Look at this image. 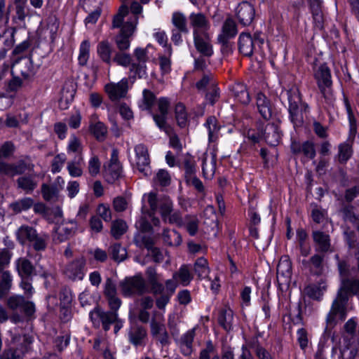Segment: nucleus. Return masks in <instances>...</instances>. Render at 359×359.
I'll list each match as a JSON object with an SVG mask.
<instances>
[{
  "label": "nucleus",
  "mask_w": 359,
  "mask_h": 359,
  "mask_svg": "<svg viewBox=\"0 0 359 359\" xmlns=\"http://www.w3.org/2000/svg\"><path fill=\"white\" fill-rule=\"evenodd\" d=\"M339 294L349 296H359V279L357 278H341V285L337 292Z\"/></svg>",
  "instance_id": "nucleus-20"
},
{
  "label": "nucleus",
  "mask_w": 359,
  "mask_h": 359,
  "mask_svg": "<svg viewBox=\"0 0 359 359\" xmlns=\"http://www.w3.org/2000/svg\"><path fill=\"white\" fill-rule=\"evenodd\" d=\"M193 269L199 279L205 278L210 272L208 260L203 257L198 258L194 262Z\"/></svg>",
  "instance_id": "nucleus-47"
},
{
  "label": "nucleus",
  "mask_w": 359,
  "mask_h": 359,
  "mask_svg": "<svg viewBox=\"0 0 359 359\" xmlns=\"http://www.w3.org/2000/svg\"><path fill=\"white\" fill-rule=\"evenodd\" d=\"M15 145L11 141L5 142L0 147V163H8L5 162V159L9 158L15 152Z\"/></svg>",
  "instance_id": "nucleus-56"
},
{
  "label": "nucleus",
  "mask_w": 359,
  "mask_h": 359,
  "mask_svg": "<svg viewBox=\"0 0 359 359\" xmlns=\"http://www.w3.org/2000/svg\"><path fill=\"white\" fill-rule=\"evenodd\" d=\"M190 26L193 29V36L209 33L210 22L203 13H191L189 16Z\"/></svg>",
  "instance_id": "nucleus-15"
},
{
  "label": "nucleus",
  "mask_w": 359,
  "mask_h": 359,
  "mask_svg": "<svg viewBox=\"0 0 359 359\" xmlns=\"http://www.w3.org/2000/svg\"><path fill=\"white\" fill-rule=\"evenodd\" d=\"M318 89L325 99V102L329 105H333L335 97L333 93L332 83L318 86Z\"/></svg>",
  "instance_id": "nucleus-57"
},
{
  "label": "nucleus",
  "mask_w": 359,
  "mask_h": 359,
  "mask_svg": "<svg viewBox=\"0 0 359 359\" xmlns=\"http://www.w3.org/2000/svg\"><path fill=\"white\" fill-rule=\"evenodd\" d=\"M31 46L29 40H25L14 47L12 51V66L20 62L22 59H25L29 55L28 51Z\"/></svg>",
  "instance_id": "nucleus-35"
},
{
  "label": "nucleus",
  "mask_w": 359,
  "mask_h": 359,
  "mask_svg": "<svg viewBox=\"0 0 359 359\" xmlns=\"http://www.w3.org/2000/svg\"><path fill=\"white\" fill-rule=\"evenodd\" d=\"M90 56V42L87 40L83 41L79 48V55L78 57L79 63L81 66L86 65Z\"/></svg>",
  "instance_id": "nucleus-63"
},
{
  "label": "nucleus",
  "mask_w": 359,
  "mask_h": 359,
  "mask_svg": "<svg viewBox=\"0 0 359 359\" xmlns=\"http://www.w3.org/2000/svg\"><path fill=\"white\" fill-rule=\"evenodd\" d=\"M262 135L267 144L271 146L277 145L281 138L279 128L275 123H268L265 126Z\"/></svg>",
  "instance_id": "nucleus-30"
},
{
  "label": "nucleus",
  "mask_w": 359,
  "mask_h": 359,
  "mask_svg": "<svg viewBox=\"0 0 359 359\" xmlns=\"http://www.w3.org/2000/svg\"><path fill=\"white\" fill-rule=\"evenodd\" d=\"M175 114L177 125L182 128H185L188 123V118L185 106L182 103L179 102L175 105Z\"/></svg>",
  "instance_id": "nucleus-50"
},
{
  "label": "nucleus",
  "mask_w": 359,
  "mask_h": 359,
  "mask_svg": "<svg viewBox=\"0 0 359 359\" xmlns=\"http://www.w3.org/2000/svg\"><path fill=\"white\" fill-rule=\"evenodd\" d=\"M343 219L351 223H355L358 220V216L354 212V206L350 203L344 204L340 209Z\"/></svg>",
  "instance_id": "nucleus-55"
},
{
  "label": "nucleus",
  "mask_w": 359,
  "mask_h": 359,
  "mask_svg": "<svg viewBox=\"0 0 359 359\" xmlns=\"http://www.w3.org/2000/svg\"><path fill=\"white\" fill-rule=\"evenodd\" d=\"M264 43L260 34L255 33L252 36L249 33H241L238 38L239 52L245 57H250Z\"/></svg>",
  "instance_id": "nucleus-9"
},
{
  "label": "nucleus",
  "mask_w": 359,
  "mask_h": 359,
  "mask_svg": "<svg viewBox=\"0 0 359 359\" xmlns=\"http://www.w3.org/2000/svg\"><path fill=\"white\" fill-rule=\"evenodd\" d=\"M234 98L242 104L247 105L250 102V97L247 86L241 83L236 82L231 88Z\"/></svg>",
  "instance_id": "nucleus-31"
},
{
  "label": "nucleus",
  "mask_w": 359,
  "mask_h": 359,
  "mask_svg": "<svg viewBox=\"0 0 359 359\" xmlns=\"http://www.w3.org/2000/svg\"><path fill=\"white\" fill-rule=\"evenodd\" d=\"M344 103L348 115L349 123V136L355 137L357 133V120L354 116L351 103L347 96L344 95Z\"/></svg>",
  "instance_id": "nucleus-44"
},
{
  "label": "nucleus",
  "mask_w": 359,
  "mask_h": 359,
  "mask_svg": "<svg viewBox=\"0 0 359 359\" xmlns=\"http://www.w3.org/2000/svg\"><path fill=\"white\" fill-rule=\"evenodd\" d=\"M90 130L96 138V140L100 142L104 141L107 137V128L103 123L100 121L90 125Z\"/></svg>",
  "instance_id": "nucleus-52"
},
{
  "label": "nucleus",
  "mask_w": 359,
  "mask_h": 359,
  "mask_svg": "<svg viewBox=\"0 0 359 359\" xmlns=\"http://www.w3.org/2000/svg\"><path fill=\"white\" fill-rule=\"evenodd\" d=\"M89 317L95 328L102 327L104 331L107 332L116 318V313L105 311L97 306L89 313Z\"/></svg>",
  "instance_id": "nucleus-8"
},
{
  "label": "nucleus",
  "mask_w": 359,
  "mask_h": 359,
  "mask_svg": "<svg viewBox=\"0 0 359 359\" xmlns=\"http://www.w3.org/2000/svg\"><path fill=\"white\" fill-rule=\"evenodd\" d=\"M150 332L151 336L158 339L161 344L168 343V334L165 325L163 315L155 312L150 322Z\"/></svg>",
  "instance_id": "nucleus-10"
},
{
  "label": "nucleus",
  "mask_w": 359,
  "mask_h": 359,
  "mask_svg": "<svg viewBox=\"0 0 359 359\" xmlns=\"http://www.w3.org/2000/svg\"><path fill=\"white\" fill-rule=\"evenodd\" d=\"M256 105L262 117L269 120L273 114V107L271 100L262 92L256 95Z\"/></svg>",
  "instance_id": "nucleus-23"
},
{
  "label": "nucleus",
  "mask_w": 359,
  "mask_h": 359,
  "mask_svg": "<svg viewBox=\"0 0 359 359\" xmlns=\"http://www.w3.org/2000/svg\"><path fill=\"white\" fill-rule=\"evenodd\" d=\"M290 118L294 127L302 126L304 123V113L309 110L306 103L302 102L301 94L297 88L292 89L288 93Z\"/></svg>",
  "instance_id": "nucleus-3"
},
{
  "label": "nucleus",
  "mask_w": 359,
  "mask_h": 359,
  "mask_svg": "<svg viewBox=\"0 0 359 359\" xmlns=\"http://www.w3.org/2000/svg\"><path fill=\"white\" fill-rule=\"evenodd\" d=\"M147 336V329L141 325L134 323L128 330V340L135 346H142Z\"/></svg>",
  "instance_id": "nucleus-24"
},
{
  "label": "nucleus",
  "mask_w": 359,
  "mask_h": 359,
  "mask_svg": "<svg viewBox=\"0 0 359 359\" xmlns=\"http://www.w3.org/2000/svg\"><path fill=\"white\" fill-rule=\"evenodd\" d=\"M147 201L149 208L157 212L159 210L161 218L165 223H167V216H169L173 211V202L168 196H157L154 192H150L147 195Z\"/></svg>",
  "instance_id": "nucleus-4"
},
{
  "label": "nucleus",
  "mask_w": 359,
  "mask_h": 359,
  "mask_svg": "<svg viewBox=\"0 0 359 359\" xmlns=\"http://www.w3.org/2000/svg\"><path fill=\"white\" fill-rule=\"evenodd\" d=\"M23 342L24 344L20 348L5 350L1 356V359H22L25 353L28 351L29 345L32 343V339L30 337L24 335Z\"/></svg>",
  "instance_id": "nucleus-27"
},
{
  "label": "nucleus",
  "mask_w": 359,
  "mask_h": 359,
  "mask_svg": "<svg viewBox=\"0 0 359 359\" xmlns=\"http://www.w3.org/2000/svg\"><path fill=\"white\" fill-rule=\"evenodd\" d=\"M12 278L8 271L2 273L0 280V299L6 297L11 287Z\"/></svg>",
  "instance_id": "nucleus-54"
},
{
  "label": "nucleus",
  "mask_w": 359,
  "mask_h": 359,
  "mask_svg": "<svg viewBox=\"0 0 359 359\" xmlns=\"http://www.w3.org/2000/svg\"><path fill=\"white\" fill-rule=\"evenodd\" d=\"M312 238L316 244V252L327 253L331 252V240L329 234L319 230L312 232Z\"/></svg>",
  "instance_id": "nucleus-21"
},
{
  "label": "nucleus",
  "mask_w": 359,
  "mask_h": 359,
  "mask_svg": "<svg viewBox=\"0 0 359 359\" xmlns=\"http://www.w3.org/2000/svg\"><path fill=\"white\" fill-rule=\"evenodd\" d=\"M142 95L143 109L149 111V113L153 116V114H155L152 112V107H154L156 100V95L153 92L148 89H144L143 90ZM158 112L160 111H158ZM158 114H160V113H158Z\"/></svg>",
  "instance_id": "nucleus-53"
},
{
  "label": "nucleus",
  "mask_w": 359,
  "mask_h": 359,
  "mask_svg": "<svg viewBox=\"0 0 359 359\" xmlns=\"http://www.w3.org/2000/svg\"><path fill=\"white\" fill-rule=\"evenodd\" d=\"M18 189L24 191L26 194H31L38 186V182L34 175H25L16 180Z\"/></svg>",
  "instance_id": "nucleus-32"
},
{
  "label": "nucleus",
  "mask_w": 359,
  "mask_h": 359,
  "mask_svg": "<svg viewBox=\"0 0 359 359\" xmlns=\"http://www.w3.org/2000/svg\"><path fill=\"white\" fill-rule=\"evenodd\" d=\"M135 152L134 165L144 176L151 175L150 158L147 147L144 144H138L134 148Z\"/></svg>",
  "instance_id": "nucleus-11"
},
{
  "label": "nucleus",
  "mask_w": 359,
  "mask_h": 359,
  "mask_svg": "<svg viewBox=\"0 0 359 359\" xmlns=\"http://www.w3.org/2000/svg\"><path fill=\"white\" fill-rule=\"evenodd\" d=\"M130 55L123 53V51H116L113 57L112 62L118 65L127 67L131 65Z\"/></svg>",
  "instance_id": "nucleus-64"
},
{
  "label": "nucleus",
  "mask_w": 359,
  "mask_h": 359,
  "mask_svg": "<svg viewBox=\"0 0 359 359\" xmlns=\"http://www.w3.org/2000/svg\"><path fill=\"white\" fill-rule=\"evenodd\" d=\"M104 175L108 183L113 184L122 175V166L118 161V152L113 149L109 161L104 165Z\"/></svg>",
  "instance_id": "nucleus-12"
},
{
  "label": "nucleus",
  "mask_w": 359,
  "mask_h": 359,
  "mask_svg": "<svg viewBox=\"0 0 359 359\" xmlns=\"http://www.w3.org/2000/svg\"><path fill=\"white\" fill-rule=\"evenodd\" d=\"M36 233L37 231L34 227L22 225L16 231L17 240L22 245L30 243Z\"/></svg>",
  "instance_id": "nucleus-37"
},
{
  "label": "nucleus",
  "mask_w": 359,
  "mask_h": 359,
  "mask_svg": "<svg viewBox=\"0 0 359 359\" xmlns=\"http://www.w3.org/2000/svg\"><path fill=\"white\" fill-rule=\"evenodd\" d=\"M77 229L78 225L74 220H69L62 224V226L57 229L55 234L53 236V242L56 244L65 242L75 235Z\"/></svg>",
  "instance_id": "nucleus-16"
},
{
  "label": "nucleus",
  "mask_w": 359,
  "mask_h": 359,
  "mask_svg": "<svg viewBox=\"0 0 359 359\" xmlns=\"http://www.w3.org/2000/svg\"><path fill=\"white\" fill-rule=\"evenodd\" d=\"M119 286L124 297L142 295L147 291L145 280L141 274L126 278L120 283Z\"/></svg>",
  "instance_id": "nucleus-5"
},
{
  "label": "nucleus",
  "mask_w": 359,
  "mask_h": 359,
  "mask_svg": "<svg viewBox=\"0 0 359 359\" xmlns=\"http://www.w3.org/2000/svg\"><path fill=\"white\" fill-rule=\"evenodd\" d=\"M110 254L112 259L116 262L123 261L127 256L126 248L119 243H115L111 246Z\"/></svg>",
  "instance_id": "nucleus-60"
},
{
  "label": "nucleus",
  "mask_w": 359,
  "mask_h": 359,
  "mask_svg": "<svg viewBox=\"0 0 359 359\" xmlns=\"http://www.w3.org/2000/svg\"><path fill=\"white\" fill-rule=\"evenodd\" d=\"M196 336V328L189 330L183 334L177 341V344L180 352L184 356H190L194 351L193 343Z\"/></svg>",
  "instance_id": "nucleus-22"
},
{
  "label": "nucleus",
  "mask_w": 359,
  "mask_h": 359,
  "mask_svg": "<svg viewBox=\"0 0 359 359\" xmlns=\"http://www.w3.org/2000/svg\"><path fill=\"white\" fill-rule=\"evenodd\" d=\"M157 104L160 114H153V119L158 128L165 132L169 137L170 147L176 150L177 152H181L182 144L180 140L173 128L167 123V116L170 104V101L166 97H161Z\"/></svg>",
  "instance_id": "nucleus-2"
},
{
  "label": "nucleus",
  "mask_w": 359,
  "mask_h": 359,
  "mask_svg": "<svg viewBox=\"0 0 359 359\" xmlns=\"http://www.w3.org/2000/svg\"><path fill=\"white\" fill-rule=\"evenodd\" d=\"M290 149L293 154L302 155L309 160L313 159L316 156L315 144L311 140H306L302 142L292 141L290 145Z\"/></svg>",
  "instance_id": "nucleus-17"
},
{
  "label": "nucleus",
  "mask_w": 359,
  "mask_h": 359,
  "mask_svg": "<svg viewBox=\"0 0 359 359\" xmlns=\"http://www.w3.org/2000/svg\"><path fill=\"white\" fill-rule=\"evenodd\" d=\"M83 158L81 154L76 156L73 161L67 163V169L70 176L79 177L83 175Z\"/></svg>",
  "instance_id": "nucleus-41"
},
{
  "label": "nucleus",
  "mask_w": 359,
  "mask_h": 359,
  "mask_svg": "<svg viewBox=\"0 0 359 359\" xmlns=\"http://www.w3.org/2000/svg\"><path fill=\"white\" fill-rule=\"evenodd\" d=\"M314 78L317 86L332 83L330 69L325 63L320 65L315 71Z\"/></svg>",
  "instance_id": "nucleus-38"
},
{
  "label": "nucleus",
  "mask_w": 359,
  "mask_h": 359,
  "mask_svg": "<svg viewBox=\"0 0 359 359\" xmlns=\"http://www.w3.org/2000/svg\"><path fill=\"white\" fill-rule=\"evenodd\" d=\"M233 312L228 306H224L219 310L218 324L226 332H230L233 328Z\"/></svg>",
  "instance_id": "nucleus-29"
},
{
  "label": "nucleus",
  "mask_w": 359,
  "mask_h": 359,
  "mask_svg": "<svg viewBox=\"0 0 359 359\" xmlns=\"http://www.w3.org/2000/svg\"><path fill=\"white\" fill-rule=\"evenodd\" d=\"M183 166L186 181L189 182V177L195 175L196 172V163L194 158L189 155L186 156L183 161Z\"/></svg>",
  "instance_id": "nucleus-58"
},
{
  "label": "nucleus",
  "mask_w": 359,
  "mask_h": 359,
  "mask_svg": "<svg viewBox=\"0 0 359 359\" xmlns=\"http://www.w3.org/2000/svg\"><path fill=\"white\" fill-rule=\"evenodd\" d=\"M86 272V259L77 258L67 264L64 269V274L73 281L83 280Z\"/></svg>",
  "instance_id": "nucleus-14"
},
{
  "label": "nucleus",
  "mask_w": 359,
  "mask_h": 359,
  "mask_svg": "<svg viewBox=\"0 0 359 359\" xmlns=\"http://www.w3.org/2000/svg\"><path fill=\"white\" fill-rule=\"evenodd\" d=\"M196 49L202 56L210 57L213 55V48L209 33L194 35Z\"/></svg>",
  "instance_id": "nucleus-18"
},
{
  "label": "nucleus",
  "mask_w": 359,
  "mask_h": 359,
  "mask_svg": "<svg viewBox=\"0 0 359 359\" xmlns=\"http://www.w3.org/2000/svg\"><path fill=\"white\" fill-rule=\"evenodd\" d=\"M348 302V297L337 292L336 298L332 302L330 311L327 316L326 322L328 325H334L337 320H345Z\"/></svg>",
  "instance_id": "nucleus-7"
},
{
  "label": "nucleus",
  "mask_w": 359,
  "mask_h": 359,
  "mask_svg": "<svg viewBox=\"0 0 359 359\" xmlns=\"http://www.w3.org/2000/svg\"><path fill=\"white\" fill-rule=\"evenodd\" d=\"M237 34L238 29L235 21L231 18H228L224 22L221 33L217 37L231 39L234 38Z\"/></svg>",
  "instance_id": "nucleus-43"
},
{
  "label": "nucleus",
  "mask_w": 359,
  "mask_h": 359,
  "mask_svg": "<svg viewBox=\"0 0 359 359\" xmlns=\"http://www.w3.org/2000/svg\"><path fill=\"white\" fill-rule=\"evenodd\" d=\"M34 168L31 158L27 156L15 163H0V174L9 177L22 175L27 171H33Z\"/></svg>",
  "instance_id": "nucleus-6"
},
{
  "label": "nucleus",
  "mask_w": 359,
  "mask_h": 359,
  "mask_svg": "<svg viewBox=\"0 0 359 359\" xmlns=\"http://www.w3.org/2000/svg\"><path fill=\"white\" fill-rule=\"evenodd\" d=\"M204 126L208 132L209 142H216L219 139V130L222 128L217 118L215 116H208Z\"/></svg>",
  "instance_id": "nucleus-34"
},
{
  "label": "nucleus",
  "mask_w": 359,
  "mask_h": 359,
  "mask_svg": "<svg viewBox=\"0 0 359 359\" xmlns=\"http://www.w3.org/2000/svg\"><path fill=\"white\" fill-rule=\"evenodd\" d=\"M34 204V200L29 197H25L9 205V208L15 214L20 213L30 209Z\"/></svg>",
  "instance_id": "nucleus-46"
},
{
  "label": "nucleus",
  "mask_w": 359,
  "mask_h": 359,
  "mask_svg": "<svg viewBox=\"0 0 359 359\" xmlns=\"http://www.w3.org/2000/svg\"><path fill=\"white\" fill-rule=\"evenodd\" d=\"M183 226L186 228L190 236H194L198 230V220L195 217L187 215L184 218Z\"/></svg>",
  "instance_id": "nucleus-61"
},
{
  "label": "nucleus",
  "mask_w": 359,
  "mask_h": 359,
  "mask_svg": "<svg viewBox=\"0 0 359 359\" xmlns=\"http://www.w3.org/2000/svg\"><path fill=\"white\" fill-rule=\"evenodd\" d=\"M325 256L322 254H314L309 259H304L302 264L309 270L311 273L320 276L323 273L324 269Z\"/></svg>",
  "instance_id": "nucleus-26"
},
{
  "label": "nucleus",
  "mask_w": 359,
  "mask_h": 359,
  "mask_svg": "<svg viewBox=\"0 0 359 359\" xmlns=\"http://www.w3.org/2000/svg\"><path fill=\"white\" fill-rule=\"evenodd\" d=\"M292 275V263L287 258H282L277 266V281L279 285H287Z\"/></svg>",
  "instance_id": "nucleus-25"
},
{
  "label": "nucleus",
  "mask_w": 359,
  "mask_h": 359,
  "mask_svg": "<svg viewBox=\"0 0 359 359\" xmlns=\"http://www.w3.org/2000/svg\"><path fill=\"white\" fill-rule=\"evenodd\" d=\"M191 266L189 264L182 265L177 271L172 275V278L179 282L183 286H187L194 278V274L191 273Z\"/></svg>",
  "instance_id": "nucleus-33"
},
{
  "label": "nucleus",
  "mask_w": 359,
  "mask_h": 359,
  "mask_svg": "<svg viewBox=\"0 0 359 359\" xmlns=\"http://www.w3.org/2000/svg\"><path fill=\"white\" fill-rule=\"evenodd\" d=\"M353 153L352 143L346 141L338 145V153L334 158L340 164H346L351 158Z\"/></svg>",
  "instance_id": "nucleus-36"
},
{
  "label": "nucleus",
  "mask_w": 359,
  "mask_h": 359,
  "mask_svg": "<svg viewBox=\"0 0 359 359\" xmlns=\"http://www.w3.org/2000/svg\"><path fill=\"white\" fill-rule=\"evenodd\" d=\"M17 269L22 278H30L35 271L32 262L25 257H20L16 262Z\"/></svg>",
  "instance_id": "nucleus-40"
},
{
  "label": "nucleus",
  "mask_w": 359,
  "mask_h": 359,
  "mask_svg": "<svg viewBox=\"0 0 359 359\" xmlns=\"http://www.w3.org/2000/svg\"><path fill=\"white\" fill-rule=\"evenodd\" d=\"M129 9L127 5H121L118 12L114 15L111 29L120 28L118 34L114 37V41L118 50H127L130 46V39L135 32L137 25V18L127 20L125 23L124 18L128 15Z\"/></svg>",
  "instance_id": "nucleus-1"
},
{
  "label": "nucleus",
  "mask_w": 359,
  "mask_h": 359,
  "mask_svg": "<svg viewBox=\"0 0 359 359\" xmlns=\"http://www.w3.org/2000/svg\"><path fill=\"white\" fill-rule=\"evenodd\" d=\"M128 90V80L123 78L118 83L110 82L104 86V91L111 102L125 97Z\"/></svg>",
  "instance_id": "nucleus-13"
},
{
  "label": "nucleus",
  "mask_w": 359,
  "mask_h": 359,
  "mask_svg": "<svg viewBox=\"0 0 359 359\" xmlns=\"http://www.w3.org/2000/svg\"><path fill=\"white\" fill-rule=\"evenodd\" d=\"M155 186L161 187H168L171 183V177L168 171L164 169H160L153 179Z\"/></svg>",
  "instance_id": "nucleus-51"
},
{
  "label": "nucleus",
  "mask_w": 359,
  "mask_h": 359,
  "mask_svg": "<svg viewBox=\"0 0 359 359\" xmlns=\"http://www.w3.org/2000/svg\"><path fill=\"white\" fill-rule=\"evenodd\" d=\"M29 8L27 5L15 6L14 14L12 16L13 24L21 27L25 25V19L30 16Z\"/></svg>",
  "instance_id": "nucleus-39"
},
{
  "label": "nucleus",
  "mask_w": 359,
  "mask_h": 359,
  "mask_svg": "<svg viewBox=\"0 0 359 359\" xmlns=\"http://www.w3.org/2000/svg\"><path fill=\"white\" fill-rule=\"evenodd\" d=\"M49 238L50 237L48 233L37 232L29 245L35 251L43 252L48 247Z\"/></svg>",
  "instance_id": "nucleus-42"
},
{
  "label": "nucleus",
  "mask_w": 359,
  "mask_h": 359,
  "mask_svg": "<svg viewBox=\"0 0 359 359\" xmlns=\"http://www.w3.org/2000/svg\"><path fill=\"white\" fill-rule=\"evenodd\" d=\"M133 241L138 248H144L147 250L151 249L155 243L154 238L151 236L144 234V233L136 234L133 238Z\"/></svg>",
  "instance_id": "nucleus-49"
},
{
  "label": "nucleus",
  "mask_w": 359,
  "mask_h": 359,
  "mask_svg": "<svg viewBox=\"0 0 359 359\" xmlns=\"http://www.w3.org/2000/svg\"><path fill=\"white\" fill-rule=\"evenodd\" d=\"M162 237L163 242L169 246H179L182 243L181 235L175 230L164 229Z\"/></svg>",
  "instance_id": "nucleus-45"
},
{
  "label": "nucleus",
  "mask_w": 359,
  "mask_h": 359,
  "mask_svg": "<svg viewBox=\"0 0 359 359\" xmlns=\"http://www.w3.org/2000/svg\"><path fill=\"white\" fill-rule=\"evenodd\" d=\"M113 46L107 40L98 43L97 46V53L100 59L108 66H111L113 60Z\"/></svg>",
  "instance_id": "nucleus-28"
},
{
  "label": "nucleus",
  "mask_w": 359,
  "mask_h": 359,
  "mask_svg": "<svg viewBox=\"0 0 359 359\" xmlns=\"http://www.w3.org/2000/svg\"><path fill=\"white\" fill-rule=\"evenodd\" d=\"M58 189L56 185H48L43 184L41 186V194L46 201H50L57 198Z\"/></svg>",
  "instance_id": "nucleus-62"
},
{
  "label": "nucleus",
  "mask_w": 359,
  "mask_h": 359,
  "mask_svg": "<svg viewBox=\"0 0 359 359\" xmlns=\"http://www.w3.org/2000/svg\"><path fill=\"white\" fill-rule=\"evenodd\" d=\"M255 15L254 6L247 2L243 1L241 3L236 9V17L239 22L243 26L250 25Z\"/></svg>",
  "instance_id": "nucleus-19"
},
{
  "label": "nucleus",
  "mask_w": 359,
  "mask_h": 359,
  "mask_svg": "<svg viewBox=\"0 0 359 359\" xmlns=\"http://www.w3.org/2000/svg\"><path fill=\"white\" fill-rule=\"evenodd\" d=\"M127 224L122 219H118L112 222L111 227V233L112 236L118 239L126 231Z\"/></svg>",
  "instance_id": "nucleus-59"
},
{
  "label": "nucleus",
  "mask_w": 359,
  "mask_h": 359,
  "mask_svg": "<svg viewBox=\"0 0 359 359\" xmlns=\"http://www.w3.org/2000/svg\"><path fill=\"white\" fill-rule=\"evenodd\" d=\"M172 23L175 30L182 32L183 34H187L189 29L187 27V20L185 15L180 12H175L172 15Z\"/></svg>",
  "instance_id": "nucleus-48"
}]
</instances>
